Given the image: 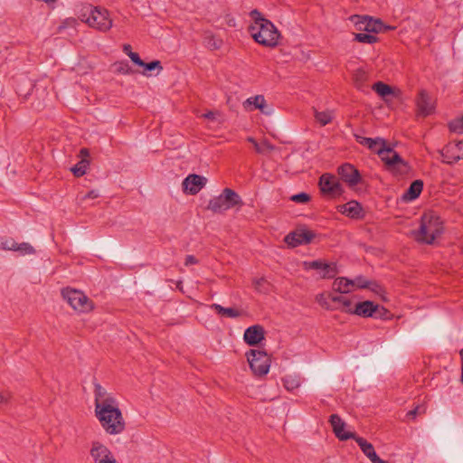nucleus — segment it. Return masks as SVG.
<instances>
[{
  "label": "nucleus",
  "instance_id": "obj_12",
  "mask_svg": "<svg viewBox=\"0 0 463 463\" xmlns=\"http://www.w3.org/2000/svg\"><path fill=\"white\" fill-rule=\"evenodd\" d=\"M304 268L306 269H316L320 271V278L322 279H333L338 273L337 267L335 262L327 263L321 260L305 261Z\"/></svg>",
  "mask_w": 463,
  "mask_h": 463
},
{
  "label": "nucleus",
  "instance_id": "obj_55",
  "mask_svg": "<svg viewBox=\"0 0 463 463\" xmlns=\"http://www.w3.org/2000/svg\"><path fill=\"white\" fill-rule=\"evenodd\" d=\"M373 463H388L387 461L380 458L378 455L372 460Z\"/></svg>",
  "mask_w": 463,
  "mask_h": 463
},
{
  "label": "nucleus",
  "instance_id": "obj_17",
  "mask_svg": "<svg viewBox=\"0 0 463 463\" xmlns=\"http://www.w3.org/2000/svg\"><path fill=\"white\" fill-rule=\"evenodd\" d=\"M244 341L250 346H255L264 339V329L260 325L248 327L243 335Z\"/></svg>",
  "mask_w": 463,
  "mask_h": 463
},
{
  "label": "nucleus",
  "instance_id": "obj_43",
  "mask_svg": "<svg viewBox=\"0 0 463 463\" xmlns=\"http://www.w3.org/2000/svg\"><path fill=\"white\" fill-rule=\"evenodd\" d=\"M206 45L212 50H217L222 45V41L215 39L213 36H208L205 38Z\"/></svg>",
  "mask_w": 463,
  "mask_h": 463
},
{
  "label": "nucleus",
  "instance_id": "obj_54",
  "mask_svg": "<svg viewBox=\"0 0 463 463\" xmlns=\"http://www.w3.org/2000/svg\"><path fill=\"white\" fill-rule=\"evenodd\" d=\"M129 51L131 50V46L129 44L123 45V52L128 56Z\"/></svg>",
  "mask_w": 463,
  "mask_h": 463
},
{
  "label": "nucleus",
  "instance_id": "obj_58",
  "mask_svg": "<svg viewBox=\"0 0 463 463\" xmlns=\"http://www.w3.org/2000/svg\"><path fill=\"white\" fill-rule=\"evenodd\" d=\"M6 398H5L2 394L0 395V403L5 402Z\"/></svg>",
  "mask_w": 463,
  "mask_h": 463
},
{
  "label": "nucleus",
  "instance_id": "obj_22",
  "mask_svg": "<svg viewBox=\"0 0 463 463\" xmlns=\"http://www.w3.org/2000/svg\"><path fill=\"white\" fill-rule=\"evenodd\" d=\"M94 396H95V400H94L95 408L98 406L101 407V406L110 402V401L116 400V398L112 394L108 393L106 389L103 388L98 383H94Z\"/></svg>",
  "mask_w": 463,
  "mask_h": 463
},
{
  "label": "nucleus",
  "instance_id": "obj_1",
  "mask_svg": "<svg viewBox=\"0 0 463 463\" xmlns=\"http://www.w3.org/2000/svg\"><path fill=\"white\" fill-rule=\"evenodd\" d=\"M250 16L253 23L249 26L248 31L254 41L265 47L274 48L279 45L281 34L274 24L266 19L257 9L250 11Z\"/></svg>",
  "mask_w": 463,
  "mask_h": 463
},
{
  "label": "nucleus",
  "instance_id": "obj_33",
  "mask_svg": "<svg viewBox=\"0 0 463 463\" xmlns=\"http://www.w3.org/2000/svg\"><path fill=\"white\" fill-rule=\"evenodd\" d=\"M331 301L334 303V305L336 306V304L342 305V310L347 313L352 312V301L343 296H331Z\"/></svg>",
  "mask_w": 463,
  "mask_h": 463
},
{
  "label": "nucleus",
  "instance_id": "obj_47",
  "mask_svg": "<svg viewBox=\"0 0 463 463\" xmlns=\"http://www.w3.org/2000/svg\"><path fill=\"white\" fill-rule=\"evenodd\" d=\"M128 57L130 58V60L137 65L138 66H143L145 65V61H143L139 55L137 53V52H134L132 51H129V53H128Z\"/></svg>",
  "mask_w": 463,
  "mask_h": 463
},
{
  "label": "nucleus",
  "instance_id": "obj_38",
  "mask_svg": "<svg viewBox=\"0 0 463 463\" xmlns=\"http://www.w3.org/2000/svg\"><path fill=\"white\" fill-rule=\"evenodd\" d=\"M14 251L20 252L21 255H32L35 252L33 247L27 242H22V243L16 242V247L14 249Z\"/></svg>",
  "mask_w": 463,
  "mask_h": 463
},
{
  "label": "nucleus",
  "instance_id": "obj_3",
  "mask_svg": "<svg viewBox=\"0 0 463 463\" xmlns=\"http://www.w3.org/2000/svg\"><path fill=\"white\" fill-rule=\"evenodd\" d=\"M78 17L90 27L100 32H107L112 27V19L108 10L102 7L84 5L80 9Z\"/></svg>",
  "mask_w": 463,
  "mask_h": 463
},
{
  "label": "nucleus",
  "instance_id": "obj_51",
  "mask_svg": "<svg viewBox=\"0 0 463 463\" xmlns=\"http://www.w3.org/2000/svg\"><path fill=\"white\" fill-rule=\"evenodd\" d=\"M216 115H219L218 111H208L203 115L204 118L213 120L216 118Z\"/></svg>",
  "mask_w": 463,
  "mask_h": 463
},
{
  "label": "nucleus",
  "instance_id": "obj_23",
  "mask_svg": "<svg viewBox=\"0 0 463 463\" xmlns=\"http://www.w3.org/2000/svg\"><path fill=\"white\" fill-rule=\"evenodd\" d=\"M339 212L351 218L358 219L363 216L362 206L356 201H350L343 205H340Z\"/></svg>",
  "mask_w": 463,
  "mask_h": 463
},
{
  "label": "nucleus",
  "instance_id": "obj_25",
  "mask_svg": "<svg viewBox=\"0 0 463 463\" xmlns=\"http://www.w3.org/2000/svg\"><path fill=\"white\" fill-rule=\"evenodd\" d=\"M333 289L340 294H347L354 290V283L352 279L345 277H339L334 280Z\"/></svg>",
  "mask_w": 463,
  "mask_h": 463
},
{
  "label": "nucleus",
  "instance_id": "obj_16",
  "mask_svg": "<svg viewBox=\"0 0 463 463\" xmlns=\"http://www.w3.org/2000/svg\"><path fill=\"white\" fill-rule=\"evenodd\" d=\"M329 422L333 428L334 433L340 440H347L354 438V433L345 430V423L339 415L332 414Z\"/></svg>",
  "mask_w": 463,
  "mask_h": 463
},
{
  "label": "nucleus",
  "instance_id": "obj_44",
  "mask_svg": "<svg viewBox=\"0 0 463 463\" xmlns=\"http://www.w3.org/2000/svg\"><path fill=\"white\" fill-rule=\"evenodd\" d=\"M116 71L122 74H128L131 71V69L127 61H120L115 63Z\"/></svg>",
  "mask_w": 463,
  "mask_h": 463
},
{
  "label": "nucleus",
  "instance_id": "obj_40",
  "mask_svg": "<svg viewBox=\"0 0 463 463\" xmlns=\"http://www.w3.org/2000/svg\"><path fill=\"white\" fill-rule=\"evenodd\" d=\"M254 147H255L256 152L259 154H264L268 151H271L274 149V146L266 140H264L260 143H255Z\"/></svg>",
  "mask_w": 463,
  "mask_h": 463
},
{
  "label": "nucleus",
  "instance_id": "obj_29",
  "mask_svg": "<svg viewBox=\"0 0 463 463\" xmlns=\"http://www.w3.org/2000/svg\"><path fill=\"white\" fill-rule=\"evenodd\" d=\"M211 308L213 309L218 315L222 317L236 318L241 315V313L239 310L233 307H223L222 306L216 303L211 305Z\"/></svg>",
  "mask_w": 463,
  "mask_h": 463
},
{
  "label": "nucleus",
  "instance_id": "obj_42",
  "mask_svg": "<svg viewBox=\"0 0 463 463\" xmlns=\"http://www.w3.org/2000/svg\"><path fill=\"white\" fill-rule=\"evenodd\" d=\"M290 200L298 203H307L310 201V195L307 193H299L292 195Z\"/></svg>",
  "mask_w": 463,
  "mask_h": 463
},
{
  "label": "nucleus",
  "instance_id": "obj_6",
  "mask_svg": "<svg viewBox=\"0 0 463 463\" xmlns=\"http://www.w3.org/2000/svg\"><path fill=\"white\" fill-rule=\"evenodd\" d=\"M64 300L76 311L87 313L93 309V302L80 290L65 288L61 290Z\"/></svg>",
  "mask_w": 463,
  "mask_h": 463
},
{
  "label": "nucleus",
  "instance_id": "obj_41",
  "mask_svg": "<svg viewBox=\"0 0 463 463\" xmlns=\"http://www.w3.org/2000/svg\"><path fill=\"white\" fill-rule=\"evenodd\" d=\"M354 283V289L355 288H367L369 286V280L363 276H358L354 279H352Z\"/></svg>",
  "mask_w": 463,
  "mask_h": 463
},
{
  "label": "nucleus",
  "instance_id": "obj_35",
  "mask_svg": "<svg viewBox=\"0 0 463 463\" xmlns=\"http://www.w3.org/2000/svg\"><path fill=\"white\" fill-rule=\"evenodd\" d=\"M315 118L321 126H326L331 122L333 116L332 111H315Z\"/></svg>",
  "mask_w": 463,
  "mask_h": 463
},
{
  "label": "nucleus",
  "instance_id": "obj_20",
  "mask_svg": "<svg viewBox=\"0 0 463 463\" xmlns=\"http://www.w3.org/2000/svg\"><path fill=\"white\" fill-rule=\"evenodd\" d=\"M356 140L361 145L366 146L368 148L373 150L380 156L379 150H391L392 148L386 147V142L383 138H371L356 136Z\"/></svg>",
  "mask_w": 463,
  "mask_h": 463
},
{
  "label": "nucleus",
  "instance_id": "obj_13",
  "mask_svg": "<svg viewBox=\"0 0 463 463\" xmlns=\"http://www.w3.org/2000/svg\"><path fill=\"white\" fill-rule=\"evenodd\" d=\"M337 173L340 175L341 179L346 183L350 187H354L357 185L361 182V175L358 169L354 167L352 164L345 163L341 165Z\"/></svg>",
  "mask_w": 463,
  "mask_h": 463
},
{
  "label": "nucleus",
  "instance_id": "obj_8",
  "mask_svg": "<svg viewBox=\"0 0 463 463\" xmlns=\"http://www.w3.org/2000/svg\"><path fill=\"white\" fill-rule=\"evenodd\" d=\"M379 152L388 170L399 175H406L409 172L410 166L408 163L392 148L391 150H379Z\"/></svg>",
  "mask_w": 463,
  "mask_h": 463
},
{
  "label": "nucleus",
  "instance_id": "obj_19",
  "mask_svg": "<svg viewBox=\"0 0 463 463\" xmlns=\"http://www.w3.org/2000/svg\"><path fill=\"white\" fill-rule=\"evenodd\" d=\"M243 107L246 110L260 109L263 114L269 115L270 110L267 109L266 100L263 95H256L247 99L243 102Z\"/></svg>",
  "mask_w": 463,
  "mask_h": 463
},
{
  "label": "nucleus",
  "instance_id": "obj_2",
  "mask_svg": "<svg viewBox=\"0 0 463 463\" xmlns=\"http://www.w3.org/2000/svg\"><path fill=\"white\" fill-rule=\"evenodd\" d=\"M94 411L96 418L106 433L118 435L125 430V420L117 400L110 401V402L101 407H96Z\"/></svg>",
  "mask_w": 463,
  "mask_h": 463
},
{
  "label": "nucleus",
  "instance_id": "obj_56",
  "mask_svg": "<svg viewBox=\"0 0 463 463\" xmlns=\"http://www.w3.org/2000/svg\"><path fill=\"white\" fill-rule=\"evenodd\" d=\"M459 354H460V357H461V360H462V375H461V378H462V382H463V349L460 350Z\"/></svg>",
  "mask_w": 463,
  "mask_h": 463
},
{
  "label": "nucleus",
  "instance_id": "obj_30",
  "mask_svg": "<svg viewBox=\"0 0 463 463\" xmlns=\"http://www.w3.org/2000/svg\"><path fill=\"white\" fill-rule=\"evenodd\" d=\"M331 296H335V294L332 293H321L318 294L316 298L317 302L324 308L327 310H337L340 307L334 305V303L331 301Z\"/></svg>",
  "mask_w": 463,
  "mask_h": 463
},
{
  "label": "nucleus",
  "instance_id": "obj_15",
  "mask_svg": "<svg viewBox=\"0 0 463 463\" xmlns=\"http://www.w3.org/2000/svg\"><path fill=\"white\" fill-rule=\"evenodd\" d=\"M207 179L195 174L189 175L183 181L184 190L188 194L194 195L206 184Z\"/></svg>",
  "mask_w": 463,
  "mask_h": 463
},
{
  "label": "nucleus",
  "instance_id": "obj_18",
  "mask_svg": "<svg viewBox=\"0 0 463 463\" xmlns=\"http://www.w3.org/2000/svg\"><path fill=\"white\" fill-rule=\"evenodd\" d=\"M380 311V306L374 305L373 302L366 300L358 303L354 309H352V314H355L364 317H377L376 312Z\"/></svg>",
  "mask_w": 463,
  "mask_h": 463
},
{
  "label": "nucleus",
  "instance_id": "obj_57",
  "mask_svg": "<svg viewBox=\"0 0 463 463\" xmlns=\"http://www.w3.org/2000/svg\"><path fill=\"white\" fill-rule=\"evenodd\" d=\"M247 140H248L250 143L253 144V146H255V143H258V142H257L253 137H248V138H247Z\"/></svg>",
  "mask_w": 463,
  "mask_h": 463
},
{
  "label": "nucleus",
  "instance_id": "obj_48",
  "mask_svg": "<svg viewBox=\"0 0 463 463\" xmlns=\"http://www.w3.org/2000/svg\"><path fill=\"white\" fill-rule=\"evenodd\" d=\"M142 67H144L146 71H153L155 69H159V70H162V66H161V62L159 61H153L151 62H148V63H146L145 62V65H143Z\"/></svg>",
  "mask_w": 463,
  "mask_h": 463
},
{
  "label": "nucleus",
  "instance_id": "obj_27",
  "mask_svg": "<svg viewBox=\"0 0 463 463\" xmlns=\"http://www.w3.org/2000/svg\"><path fill=\"white\" fill-rule=\"evenodd\" d=\"M358 446L360 447L361 450L364 452V454L372 461L374 458H376L377 454L374 450L373 446L368 442L366 439H364L362 437H357L354 435V438H353Z\"/></svg>",
  "mask_w": 463,
  "mask_h": 463
},
{
  "label": "nucleus",
  "instance_id": "obj_36",
  "mask_svg": "<svg viewBox=\"0 0 463 463\" xmlns=\"http://www.w3.org/2000/svg\"><path fill=\"white\" fill-rule=\"evenodd\" d=\"M253 286L260 293H267L269 290V284L264 278L254 279Z\"/></svg>",
  "mask_w": 463,
  "mask_h": 463
},
{
  "label": "nucleus",
  "instance_id": "obj_14",
  "mask_svg": "<svg viewBox=\"0 0 463 463\" xmlns=\"http://www.w3.org/2000/svg\"><path fill=\"white\" fill-rule=\"evenodd\" d=\"M315 233L308 230H297L289 232L285 237V242L294 248L298 245L307 244L314 239Z\"/></svg>",
  "mask_w": 463,
  "mask_h": 463
},
{
  "label": "nucleus",
  "instance_id": "obj_37",
  "mask_svg": "<svg viewBox=\"0 0 463 463\" xmlns=\"http://www.w3.org/2000/svg\"><path fill=\"white\" fill-rule=\"evenodd\" d=\"M354 40L359 43L372 44V43H374L377 42V37L373 34H369V33H354Z\"/></svg>",
  "mask_w": 463,
  "mask_h": 463
},
{
  "label": "nucleus",
  "instance_id": "obj_49",
  "mask_svg": "<svg viewBox=\"0 0 463 463\" xmlns=\"http://www.w3.org/2000/svg\"><path fill=\"white\" fill-rule=\"evenodd\" d=\"M99 196L98 191L96 190H91L90 192H88L82 198L81 200L84 201L86 199H95V198H98Z\"/></svg>",
  "mask_w": 463,
  "mask_h": 463
},
{
  "label": "nucleus",
  "instance_id": "obj_52",
  "mask_svg": "<svg viewBox=\"0 0 463 463\" xmlns=\"http://www.w3.org/2000/svg\"><path fill=\"white\" fill-rule=\"evenodd\" d=\"M418 413H419V407H416L415 409L407 412V417L414 419Z\"/></svg>",
  "mask_w": 463,
  "mask_h": 463
},
{
  "label": "nucleus",
  "instance_id": "obj_24",
  "mask_svg": "<svg viewBox=\"0 0 463 463\" xmlns=\"http://www.w3.org/2000/svg\"><path fill=\"white\" fill-rule=\"evenodd\" d=\"M80 156L82 157L81 160L78 162L73 167H71V172L76 177L84 175L90 165V162L87 159V157L90 156L89 150L87 148H81L80 151Z\"/></svg>",
  "mask_w": 463,
  "mask_h": 463
},
{
  "label": "nucleus",
  "instance_id": "obj_39",
  "mask_svg": "<svg viewBox=\"0 0 463 463\" xmlns=\"http://www.w3.org/2000/svg\"><path fill=\"white\" fill-rule=\"evenodd\" d=\"M449 129L458 134H463V116L449 122Z\"/></svg>",
  "mask_w": 463,
  "mask_h": 463
},
{
  "label": "nucleus",
  "instance_id": "obj_34",
  "mask_svg": "<svg viewBox=\"0 0 463 463\" xmlns=\"http://www.w3.org/2000/svg\"><path fill=\"white\" fill-rule=\"evenodd\" d=\"M353 80L355 87L359 90H362L365 81L367 80V74L364 70L358 69L354 72Z\"/></svg>",
  "mask_w": 463,
  "mask_h": 463
},
{
  "label": "nucleus",
  "instance_id": "obj_45",
  "mask_svg": "<svg viewBox=\"0 0 463 463\" xmlns=\"http://www.w3.org/2000/svg\"><path fill=\"white\" fill-rule=\"evenodd\" d=\"M16 242L13 239H6L0 242V249L6 250H14Z\"/></svg>",
  "mask_w": 463,
  "mask_h": 463
},
{
  "label": "nucleus",
  "instance_id": "obj_4",
  "mask_svg": "<svg viewBox=\"0 0 463 463\" xmlns=\"http://www.w3.org/2000/svg\"><path fill=\"white\" fill-rule=\"evenodd\" d=\"M243 205V202L234 190L224 188L221 194L212 198L207 205V209L213 213H223L232 208L240 209Z\"/></svg>",
  "mask_w": 463,
  "mask_h": 463
},
{
  "label": "nucleus",
  "instance_id": "obj_11",
  "mask_svg": "<svg viewBox=\"0 0 463 463\" xmlns=\"http://www.w3.org/2000/svg\"><path fill=\"white\" fill-rule=\"evenodd\" d=\"M442 162L448 165H453L459 160H463V141L449 143L440 151Z\"/></svg>",
  "mask_w": 463,
  "mask_h": 463
},
{
  "label": "nucleus",
  "instance_id": "obj_31",
  "mask_svg": "<svg viewBox=\"0 0 463 463\" xmlns=\"http://www.w3.org/2000/svg\"><path fill=\"white\" fill-rule=\"evenodd\" d=\"M283 385L288 391L298 389L301 384V379L298 375L288 374L283 379Z\"/></svg>",
  "mask_w": 463,
  "mask_h": 463
},
{
  "label": "nucleus",
  "instance_id": "obj_50",
  "mask_svg": "<svg viewBox=\"0 0 463 463\" xmlns=\"http://www.w3.org/2000/svg\"><path fill=\"white\" fill-rule=\"evenodd\" d=\"M198 261H197V259L193 256V255H187L185 257V261H184V264L186 266H189V265H193V264H196Z\"/></svg>",
  "mask_w": 463,
  "mask_h": 463
},
{
  "label": "nucleus",
  "instance_id": "obj_10",
  "mask_svg": "<svg viewBox=\"0 0 463 463\" xmlns=\"http://www.w3.org/2000/svg\"><path fill=\"white\" fill-rule=\"evenodd\" d=\"M90 454L94 463H118L110 449L99 441L92 442Z\"/></svg>",
  "mask_w": 463,
  "mask_h": 463
},
{
  "label": "nucleus",
  "instance_id": "obj_32",
  "mask_svg": "<svg viewBox=\"0 0 463 463\" xmlns=\"http://www.w3.org/2000/svg\"><path fill=\"white\" fill-rule=\"evenodd\" d=\"M372 89L382 98H385L393 93L392 87L382 81L375 82Z\"/></svg>",
  "mask_w": 463,
  "mask_h": 463
},
{
  "label": "nucleus",
  "instance_id": "obj_7",
  "mask_svg": "<svg viewBox=\"0 0 463 463\" xmlns=\"http://www.w3.org/2000/svg\"><path fill=\"white\" fill-rule=\"evenodd\" d=\"M246 356L254 375L261 377L269 373L270 357L266 352L251 349L246 354Z\"/></svg>",
  "mask_w": 463,
  "mask_h": 463
},
{
  "label": "nucleus",
  "instance_id": "obj_5",
  "mask_svg": "<svg viewBox=\"0 0 463 463\" xmlns=\"http://www.w3.org/2000/svg\"><path fill=\"white\" fill-rule=\"evenodd\" d=\"M442 232V226L438 217L424 214L418 231H415L414 238L417 241L431 244Z\"/></svg>",
  "mask_w": 463,
  "mask_h": 463
},
{
  "label": "nucleus",
  "instance_id": "obj_53",
  "mask_svg": "<svg viewBox=\"0 0 463 463\" xmlns=\"http://www.w3.org/2000/svg\"><path fill=\"white\" fill-rule=\"evenodd\" d=\"M388 313L387 309L383 307H380V311L376 312L377 317H383Z\"/></svg>",
  "mask_w": 463,
  "mask_h": 463
},
{
  "label": "nucleus",
  "instance_id": "obj_46",
  "mask_svg": "<svg viewBox=\"0 0 463 463\" xmlns=\"http://www.w3.org/2000/svg\"><path fill=\"white\" fill-rule=\"evenodd\" d=\"M367 288L381 297H383V294L384 293L383 288L375 281H370Z\"/></svg>",
  "mask_w": 463,
  "mask_h": 463
},
{
  "label": "nucleus",
  "instance_id": "obj_9",
  "mask_svg": "<svg viewBox=\"0 0 463 463\" xmlns=\"http://www.w3.org/2000/svg\"><path fill=\"white\" fill-rule=\"evenodd\" d=\"M319 186L323 194L330 197L340 196L344 193V188L335 175L324 174L319 179Z\"/></svg>",
  "mask_w": 463,
  "mask_h": 463
},
{
  "label": "nucleus",
  "instance_id": "obj_26",
  "mask_svg": "<svg viewBox=\"0 0 463 463\" xmlns=\"http://www.w3.org/2000/svg\"><path fill=\"white\" fill-rule=\"evenodd\" d=\"M423 189V182L421 180L413 181L408 190L403 194L405 201H413L418 198Z\"/></svg>",
  "mask_w": 463,
  "mask_h": 463
},
{
  "label": "nucleus",
  "instance_id": "obj_28",
  "mask_svg": "<svg viewBox=\"0 0 463 463\" xmlns=\"http://www.w3.org/2000/svg\"><path fill=\"white\" fill-rule=\"evenodd\" d=\"M356 24H364V30L366 32L379 33L382 32L383 24L380 20H373L367 16L363 17V21L356 22Z\"/></svg>",
  "mask_w": 463,
  "mask_h": 463
},
{
  "label": "nucleus",
  "instance_id": "obj_21",
  "mask_svg": "<svg viewBox=\"0 0 463 463\" xmlns=\"http://www.w3.org/2000/svg\"><path fill=\"white\" fill-rule=\"evenodd\" d=\"M417 108L419 114L423 117L430 115L434 109L431 99L425 90H420L418 95Z\"/></svg>",
  "mask_w": 463,
  "mask_h": 463
}]
</instances>
